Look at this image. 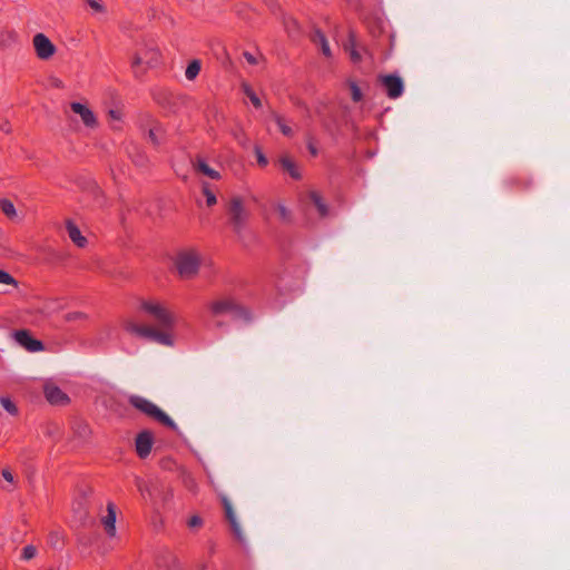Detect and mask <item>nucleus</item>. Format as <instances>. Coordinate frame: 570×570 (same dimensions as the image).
<instances>
[{
	"label": "nucleus",
	"instance_id": "f8f14e48",
	"mask_svg": "<svg viewBox=\"0 0 570 570\" xmlns=\"http://www.w3.org/2000/svg\"><path fill=\"white\" fill-rule=\"evenodd\" d=\"M33 46L40 59H48L55 53V46L43 33L33 37Z\"/></svg>",
	"mask_w": 570,
	"mask_h": 570
},
{
	"label": "nucleus",
	"instance_id": "2f4dec72",
	"mask_svg": "<svg viewBox=\"0 0 570 570\" xmlns=\"http://www.w3.org/2000/svg\"><path fill=\"white\" fill-rule=\"evenodd\" d=\"M90 434V429L86 423H78L75 428V435L80 440H86Z\"/></svg>",
	"mask_w": 570,
	"mask_h": 570
},
{
	"label": "nucleus",
	"instance_id": "c756f323",
	"mask_svg": "<svg viewBox=\"0 0 570 570\" xmlns=\"http://www.w3.org/2000/svg\"><path fill=\"white\" fill-rule=\"evenodd\" d=\"M202 188H203V194L206 197L207 205L209 207L214 206L217 203V198H216L215 194L210 190L209 185L207 183H203Z\"/></svg>",
	"mask_w": 570,
	"mask_h": 570
},
{
	"label": "nucleus",
	"instance_id": "f704fd0d",
	"mask_svg": "<svg viewBox=\"0 0 570 570\" xmlns=\"http://www.w3.org/2000/svg\"><path fill=\"white\" fill-rule=\"evenodd\" d=\"M277 212H278V215H279V218L283 220V222H289L291 219V213L289 210L286 208L285 205L283 204H278L277 207H276Z\"/></svg>",
	"mask_w": 570,
	"mask_h": 570
},
{
	"label": "nucleus",
	"instance_id": "7c9ffc66",
	"mask_svg": "<svg viewBox=\"0 0 570 570\" xmlns=\"http://www.w3.org/2000/svg\"><path fill=\"white\" fill-rule=\"evenodd\" d=\"M0 404L2 407L11 415H16L18 412L17 406L8 397V396H1L0 397Z\"/></svg>",
	"mask_w": 570,
	"mask_h": 570
},
{
	"label": "nucleus",
	"instance_id": "aec40b11",
	"mask_svg": "<svg viewBox=\"0 0 570 570\" xmlns=\"http://www.w3.org/2000/svg\"><path fill=\"white\" fill-rule=\"evenodd\" d=\"M136 485L138 488V491L140 492L142 499L145 501H153L155 498V489L154 485L145 482L144 480L137 478L136 479Z\"/></svg>",
	"mask_w": 570,
	"mask_h": 570
},
{
	"label": "nucleus",
	"instance_id": "f257e3e1",
	"mask_svg": "<svg viewBox=\"0 0 570 570\" xmlns=\"http://www.w3.org/2000/svg\"><path fill=\"white\" fill-rule=\"evenodd\" d=\"M140 311L147 315L155 324L163 330H173L177 318L166 305L155 299H142L139 305Z\"/></svg>",
	"mask_w": 570,
	"mask_h": 570
},
{
	"label": "nucleus",
	"instance_id": "423d86ee",
	"mask_svg": "<svg viewBox=\"0 0 570 570\" xmlns=\"http://www.w3.org/2000/svg\"><path fill=\"white\" fill-rule=\"evenodd\" d=\"M141 134L155 146L159 147L165 142L166 130L160 122L146 116L139 124Z\"/></svg>",
	"mask_w": 570,
	"mask_h": 570
},
{
	"label": "nucleus",
	"instance_id": "f3484780",
	"mask_svg": "<svg viewBox=\"0 0 570 570\" xmlns=\"http://www.w3.org/2000/svg\"><path fill=\"white\" fill-rule=\"evenodd\" d=\"M312 41L315 46H318L322 53L325 56V57H331L332 56V51H331V48H330V45H328V41L325 37V35L321 31V30H315L312 35Z\"/></svg>",
	"mask_w": 570,
	"mask_h": 570
},
{
	"label": "nucleus",
	"instance_id": "393cba45",
	"mask_svg": "<svg viewBox=\"0 0 570 570\" xmlns=\"http://www.w3.org/2000/svg\"><path fill=\"white\" fill-rule=\"evenodd\" d=\"M346 51L350 53V58L353 62L357 63L362 60V55L356 48L355 39L353 36L350 37L348 42L345 45Z\"/></svg>",
	"mask_w": 570,
	"mask_h": 570
},
{
	"label": "nucleus",
	"instance_id": "20e7f679",
	"mask_svg": "<svg viewBox=\"0 0 570 570\" xmlns=\"http://www.w3.org/2000/svg\"><path fill=\"white\" fill-rule=\"evenodd\" d=\"M126 331L129 333H132L137 336L148 338L150 341H154L160 345L164 346H173L174 345V338L170 334L171 330H157L151 326L147 325H140L135 322H127L126 323Z\"/></svg>",
	"mask_w": 570,
	"mask_h": 570
},
{
	"label": "nucleus",
	"instance_id": "a19ab883",
	"mask_svg": "<svg viewBox=\"0 0 570 570\" xmlns=\"http://www.w3.org/2000/svg\"><path fill=\"white\" fill-rule=\"evenodd\" d=\"M202 524V519L198 517V515H193L189 520H188V525L190 528H195V527H198Z\"/></svg>",
	"mask_w": 570,
	"mask_h": 570
},
{
	"label": "nucleus",
	"instance_id": "7ed1b4c3",
	"mask_svg": "<svg viewBox=\"0 0 570 570\" xmlns=\"http://www.w3.org/2000/svg\"><path fill=\"white\" fill-rule=\"evenodd\" d=\"M129 404L131 406H134L136 410L146 414L147 416L161 423L163 425L168 426L173 430H177V424L174 422V420L169 415H167L164 411H161L151 401H149L142 396H139V395H131V396H129Z\"/></svg>",
	"mask_w": 570,
	"mask_h": 570
},
{
	"label": "nucleus",
	"instance_id": "a18cd8bd",
	"mask_svg": "<svg viewBox=\"0 0 570 570\" xmlns=\"http://www.w3.org/2000/svg\"><path fill=\"white\" fill-rule=\"evenodd\" d=\"M109 115H110V117H111V118H114V119H119L118 112H117L116 110H110V111H109Z\"/></svg>",
	"mask_w": 570,
	"mask_h": 570
},
{
	"label": "nucleus",
	"instance_id": "6e6552de",
	"mask_svg": "<svg viewBox=\"0 0 570 570\" xmlns=\"http://www.w3.org/2000/svg\"><path fill=\"white\" fill-rule=\"evenodd\" d=\"M379 81L390 99H397L404 92V83L397 75H381Z\"/></svg>",
	"mask_w": 570,
	"mask_h": 570
},
{
	"label": "nucleus",
	"instance_id": "bb28decb",
	"mask_svg": "<svg viewBox=\"0 0 570 570\" xmlns=\"http://www.w3.org/2000/svg\"><path fill=\"white\" fill-rule=\"evenodd\" d=\"M200 68H202V63L199 60L195 59V60L190 61L185 71L186 78L188 80H194L198 76Z\"/></svg>",
	"mask_w": 570,
	"mask_h": 570
},
{
	"label": "nucleus",
	"instance_id": "de8ad7c7",
	"mask_svg": "<svg viewBox=\"0 0 570 570\" xmlns=\"http://www.w3.org/2000/svg\"><path fill=\"white\" fill-rule=\"evenodd\" d=\"M1 129H2V130H4V131H7V132L9 131V127H8L7 125H6V126H2V127H1Z\"/></svg>",
	"mask_w": 570,
	"mask_h": 570
},
{
	"label": "nucleus",
	"instance_id": "c03bdc74",
	"mask_svg": "<svg viewBox=\"0 0 570 570\" xmlns=\"http://www.w3.org/2000/svg\"><path fill=\"white\" fill-rule=\"evenodd\" d=\"M244 57L245 59L250 63V65H255L256 63V58L254 57V55H252L250 52H244Z\"/></svg>",
	"mask_w": 570,
	"mask_h": 570
},
{
	"label": "nucleus",
	"instance_id": "4468645a",
	"mask_svg": "<svg viewBox=\"0 0 570 570\" xmlns=\"http://www.w3.org/2000/svg\"><path fill=\"white\" fill-rule=\"evenodd\" d=\"M45 396L47 401L52 405H62L69 401L68 395L56 385H46Z\"/></svg>",
	"mask_w": 570,
	"mask_h": 570
},
{
	"label": "nucleus",
	"instance_id": "2eb2a0df",
	"mask_svg": "<svg viewBox=\"0 0 570 570\" xmlns=\"http://www.w3.org/2000/svg\"><path fill=\"white\" fill-rule=\"evenodd\" d=\"M224 509H225L226 518H227V520H228V522H229V524L232 527V530H233L235 537L239 541H243L244 538H243L240 524L237 521V518H236V514H235V512L233 510L232 503L227 499H224Z\"/></svg>",
	"mask_w": 570,
	"mask_h": 570
},
{
	"label": "nucleus",
	"instance_id": "39448f33",
	"mask_svg": "<svg viewBox=\"0 0 570 570\" xmlns=\"http://www.w3.org/2000/svg\"><path fill=\"white\" fill-rule=\"evenodd\" d=\"M200 266V256L194 249H184L175 257V267L181 278L189 279L196 276Z\"/></svg>",
	"mask_w": 570,
	"mask_h": 570
},
{
	"label": "nucleus",
	"instance_id": "a878e982",
	"mask_svg": "<svg viewBox=\"0 0 570 570\" xmlns=\"http://www.w3.org/2000/svg\"><path fill=\"white\" fill-rule=\"evenodd\" d=\"M0 209L10 219L17 217V210L13 203L7 198L0 199Z\"/></svg>",
	"mask_w": 570,
	"mask_h": 570
},
{
	"label": "nucleus",
	"instance_id": "dca6fc26",
	"mask_svg": "<svg viewBox=\"0 0 570 570\" xmlns=\"http://www.w3.org/2000/svg\"><path fill=\"white\" fill-rule=\"evenodd\" d=\"M102 524L109 537L116 535V510L114 503H108L107 514L102 518Z\"/></svg>",
	"mask_w": 570,
	"mask_h": 570
},
{
	"label": "nucleus",
	"instance_id": "f03ea898",
	"mask_svg": "<svg viewBox=\"0 0 570 570\" xmlns=\"http://www.w3.org/2000/svg\"><path fill=\"white\" fill-rule=\"evenodd\" d=\"M226 213L233 230L240 236L249 218V212L244 199L239 196H233L226 206Z\"/></svg>",
	"mask_w": 570,
	"mask_h": 570
},
{
	"label": "nucleus",
	"instance_id": "e433bc0d",
	"mask_svg": "<svg viewBox=\"0 0 570 570\" xmlns=\"http://www.w3.org/2000/svg\"><path fill=\"white\" fill-rule=\"evenodd\" d=\"M65 318L67 322H75L78 320L86 318V314H83L82 312H70V313L66 314Z\"/></svg>",
	"mask_w": 570,
	"mask_h": 570
},
{
	"label": "nucleus",
	"instance_id": "4c0bfd02",
	"mask_svg": "<svg viewBox=\"0 0 570 570\" xmlns=\"http://www.w3.org/2000/svg\"><path fill=\"white\" fill-rule=\"evenodd\" d=\"M88 6L95 11V12H104L105 7L99 0H87Z\"/></svg>",
	"mask_w": 570,
	"mask_h": 570
},
{
	"label": "nucleus",
	"instance_id": "72a5a7b5",
	"mask_svg": "<svg viewBox=\"0 0 570 570\" xmlns=\"http://www.w3.org/2000/svg\"><path fill=\"white\" fill-rule=\"evenodd\" d=\"M37 556V548L32 544L26 546L22 549L21 559L24 561H29Z\"/></svg>",
	"mask_w": 570,
	"mask_h": 570
},
{
	"label": "nucleus",
	"instance_id": "ea45409f",
	"mask_svg": "<svg viewBox=\"0 0 570 570\" xmlns=\"http://www.w3.org/2000/svg\"><path fill=\"white\" fill-rule=\"evenodd\" d=\"M255 153H256L257 163L261 166H266L268 164V160H267L266 156L262 153V150L259 148H256Z\"/></svg>",
	"mask_w": 570,
	"mask_h": 570
},
{
	"label": "nucleus",
	"instance_id": "49530a36",
	"mask_svg": "<svg viewBox=\"0 0 570 570\" xmlns=\"http://www.w3.org/2000/svg\"><path fill=\"white\" fill-rule=\"evenodd\" d=\"M157 62L156 58L153 57L150 61H148L149 66H154Z\"/></svg>",
	"mask_w": 570,
	"mask_h": 570
},
{
	"label": "nucleus",
	"instance_id": "9b49d317",
	"mask_svg": "<svg viewBox=\"0 0 570 570\" xmlns=\"http://www.w3.org/2000/svg\"><path fill=\"white\" fill-rule=\"evenodd\" d=\"M71 110L77 114L82 124L89 128L95 129L98 126L97 117L95 116L94 111L89 109L86 105H82L80 102H71L70 104Z\"/></svg>",
	"mask_w": 570,
	"mask_h": 570
},
{
	"label": "nucleus",
	"instance_id": "0eeeda50",
	"mask_svg": "<svg viewBox=\"0 0 570 570\" xmlns=\"http://www.w3.org/2000/svg\"><path fill=\"white\" fill-rule=\"evenodd\" d=\"M210 309L215 316L228 314L236 320H249L247 311L229 298L214 302Z\"/></svg>",
	"mask_w": 570,
	"mask_h": 570
},
{
	"label": "nucleus",
	"instance_id": "473e14b6",
	"mask_svg": "<svg viewBox=\"0 0 570 570\" xmlns=\"http://www.w3.org/2000/svg\"><path fill=\"white\" fill-rule=\"evenodd\" d=\"M0 284L18 286L17 281L8 272L0 269Z\"/></svg>",
	"mask_w": 570,
	"mask_h": 570
},
{
	"label": "nucleus",
	"instance_id": "cd10ccee",
	"mask_svg": "<svg viewBox=\"0 0 570 570\" xmlns=\"http://www.w3.org/2000/svg\"><path fill=\"white\" fill-rule=\"evenodd\" d=\"M243 91L249 98L250 102L256 107H262V101L258 96L254 92V90L247 85L243 83Z\"/></svg>",
	"mask_w": 570,
	"mask_h": 570
},
{
	"label": "nucleus",
	"instance_id": "c9c22d12",
	"mask_svg": "<svg viewBox=\"0 0 570 570\" xmlns=\"http://www.w3.org/2000/svg\"><path fill=\"white\" fill-rule=\"evenodd\" d=\"M142 63V58L139 55H136L131 62V68L136 77L140 76L139 67Z\"/></svg>",
	"mask_w": 570,
	"mask_h": 570
},
{
	"label": "nucleus",
	"instance_id": "79ce46f5",
	"mask_svg": "<svg viewBox=\"0 0 570 570\" xmlns=\"http://www.w3.org/2000/svg\"><path fill=\"white\" fill-rule=\"evenodd\" d=\"M2 476H3V479H4L6 481H8L9 483H13L14 478H13V474L11 473V471H10V470H8V469H3V470H2Z\"/></svg>",
	"mask_w": 570,
	"mask_h": 570
},
{
	"label": "nucleus",
	"instance_id": "412c9836",
	"mask_svg": "<svg viewBox=\"0 0 570 570\" xmlns=\"http://www.w3.org/2000/svg\"><path fill=\"white\" fill-rule=\"evenodd\" d=\"M281 166L284 170H286L289 176L294 179H299L302 177L299 169L296 164L287 156H284L279 159Z\"/></svg>",
	"mask_w": 570,
	"mask_h": 570
},
{
	"label": "nucleus",
	"instance_id": "6ab92c4d",
	"mask_svg": "<svg viewBox=\"0 0 570 570\" xmlns=\"http://www.w3.org/2000/svg\"><path fill=\"white\" fill-rule=\"evenodd\" d=\"M194 168L204 174L205 176L212 178V179H219L220 178V174L219 171L213 169L212 167H209V165L203 159V158H198L195 163H194Z\"/></svg>",
	"mask_w": 570,
	"mask_h": 570
},
{
	"label": "nucleus",
	"instance_id": "5701e85b",
	"mask_svg": "<svg viewBox=\"0 0 570 570\" xmlns=\"http://www.w3.org/2000/svg\"><path fill=\"white\" fill-rule=\"evenodd\" d=\"M48 542L53 549L62 550L65 543L63 533L58 530L51 531L48 537Z\"/></svg>",
	"mask_w": 570,
	"mask_h": 570
},
{
	"label": "nucleus",
	"instance_id": "a211bd4d",
	"mask_svg": "<svg viewBox=\"0 0 570 570\" xmlns=\"http://www.w3.org/2000/svg\"><path fill=\"white\" fill-rule=\"evenodd\" d=\"M67 232L69 238L79 247H83L87 243L86 237L81 235L80 229L71 222H67Z\"/></svg>",
	"mask_w": 570,
	"mask_h": 570
},
{
	"label": "nucleus",
	"instance_id": "9d476101",
	"mask_svg": "<svg viewBox=\"0 0 570 570\" xmlns=\"http://www.w3.org/2000/svg\"><path fill=\"white\" fill-rule=\"evenodd\" d=\"M316 115L326 131L332 132L338 126L334 111L326 104L316 107Z\"/></svg>",
	"mask_w": 570,
	"mask_h": 570
},
{
	"label": "nucleus",
	"instance_id": "1a4fd4ad",
	"mask_svg": "<svg viewBox=\"0 0 570 570\" xmlns=\"http://www.w3.org/2000/svg\"><path fill=\"white\" fill-rule=\"evenodd\" d=\"M14 341L28 352H40L45 348L41 341L33 338L29 331L19 330L13 333Z\"/></svg>",
	"mask_w": 570,
	"mask_h": 570
},
{
	"label": "nucleus",
	"instance_id": "ddd939ff",
	"mask_svg": "<svg viewBox=\"0 0 570 570\" xmlns=\"http://www.w3.org/2000/svg\"><path fill=\"white\" fill-rule=\"evenodd\" d=\"M154 443L151 432L145 430L137 434L135 445L139 458L145 459L149 455Z\"/></svg>",
	"mask_w": 570,
	"mask_h": 570
},
{
	"label": "nucleus",
	"instance_id": "c85d7f7f",
	"mask_svg": "<svg viewBox=\"0 0 570 570\" xmlns=\"http://www.w3.org/2000/svg\"><path fill=\"white\" fill-rule=\"evenodd\" d=\"M348 87H350V90H351V96H352V100L354 102H358L363 99V94H362V90L361 88L357 86V83L353 80H350L348 81Z\"/></svg>",
	"mask_w": 570,
	"mask_h": 570
},
{
	"label": "nucleus",
	"instance_id": "58836bf2",
	"mask_svg": "<svg viewBox=\"0 0 570 570\" xmlns=\"http://www.w3.org/2000/svg\"><path fill=\"white\" fill-rule=\"evenodd\" d=\"M132 160L139 167H144L148 161L147 156L144 153H139L132 158Z\"/></svg>",
	"mask_w": 570,
	"mask_h": 570
},
{
	"label": "nucleus",
	"instance_id": "37998d69",
	"mask_svg": "<svg viewBox=\"0 0 570 570\" xmlns=\"http://www.w3.org/2000/svg\"><path fill=\"white\" fill-rule=\"evenodd\" d=\"M307 148H308V150H309L312 156H316L317 155V153H318L317 148L315 147V145L313 144V141L311 139L307 141Z\"/></svg>",
	"mask_w": 570,
	"mask_h": 570
},
{
	"label": "nucleus",
	"instance_id": "b1692460",
	"mask_svg": "<svg viewBox=\"0 0 570 570\" xmlns=\"http://www.w3.org/2000/svg\"><path fill=\"white\" fill-rule=\"evenodd\" d=\"M272 119L276 122V125L278 126L279 130L282 131V134L286 137H292L294 131L293 129L285 122V119L276 114V112H272Z\"/></svg>",
	"mask_w": 570,
	"mask_h": 570
},
{
	"label": "nucleus",
	"instance_id": "4be33fe9",
	"mask_svg": "<svg viewBox=\"0 0 570 570\" xmlns=\"http://www.w3.org/2000/svg\"><path fill=\"white\" fill-rule=\"evenodd\" d=\"M309 199L313 205L316 207L321 217H326L328 215V206L324 203L323 198L317 191L309 193Z\"/></svg>",
	"mask_w": 570,
	"mask_h": 570
}]
</instances>
